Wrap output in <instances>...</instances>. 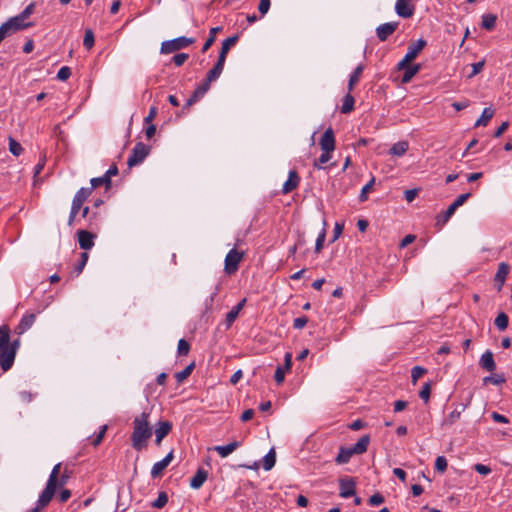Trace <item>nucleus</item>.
I'll return each instance as SVG.
<instances>
[{
  "mask_svg": "<svg viewBox=\"0 0 512 512\" xmlns=\"http://www.w3.org/2000/svg\"><path fill=\"white\" fill-rule=\"evenodd\" d=\"M308 322V318L306 316L295 318L293 321V327L295 329H302Z\"/></svg>",
  "mask_w": 512,
  "mask_h": 512,
  "instance_id": "61",
  "label": "nucleus"
},
{
  "mask_svg": "<svg viewBox=\"0 0 512 512\" xmlns=\"http://www.w3.org/2000/svg\"><path fill=\"white\" fill-rule=\"evenodd\" d=\"M81 208H82L81 206L74 204L72 202L70 214L68 217V226H73L75 218H76L77 214L79 213V211L81 210Z\"/></svg>",
  "mask_w": 512,
  "mask_h": 512,
  "instance_id": "49",
  "label": "nucleus"
},
{
  "mask_svg": "<svg viewBox=\"0 0 512 512\" xmlns=\"http://www.w3.org/2000/svg\"><path fill=\"white\" fill-rule=\"evenodd\" d=\"M78 243L81 249L90 250L94 246L95 235L86 230H79L77 232Z\"/></svg>",
  "mask_w": 512,
  "mask_h": 512,
  "instance_id": "14",
  "label": "nucleus"
},
{
  "mask_svg": "<svg viewBox=\"0 0 512 512\" xmlns=\"http://www.w3.org/2000/svg\"><path fill=\"white\" fill-rule=\"evenodd\" d=\"M494 323L500 331H504L508 327L509 318L504 312H500Z\"/></svg>",
  "mask_w": 512,
  "mask_h": 512,
  "instance_id": "38",
  "label": "nucleus"
},
{
  "mask_svg": "<svg viewBox=\"0 0 512 512\" xmlns=\"http://www.w3.org/2000/svg\"><path fill=\"white\" fill-rule=\"evenodd\" d=\"M285 371L283 367L281 366H278L276 371H275V375H274V378H275V381L277 382V384H281L283 381H284V378H285Z\"/></svg>",
  "mask_w": 512,
  "mask_h": 512,
  "instance_id": "62",
  "label": "nucleus"
},
{
  "mask_svg": "<svg viewBox=\"0 0 512 512\" xmlns=\"http://www.w3.org/2000/svg\"><path fill=\"white\" fill-rule=\"evenodd\" d=\"M470 197L471 193L461 194L454 200L452 205L457 209L458 207L462 206Z\"/></svg>",
  "mask_w": 512,
  "mask_h": 512,
  "instance_id": "58",
  "label": "nucleus"
},
{
  "mask_svg": "<svg viewBox=\"0 0 512 512\" xmlns=\"http://www.w3.org/2000/svg\"><path fill=\"white\" fill-rule=\"evenodd\" d=\"M167 502H168V496H167L166 492H160L158 494L157 499L152 502V507L160 509V508H163L167 504Z\"/></svg>",
  "mask_w": 512,
  "mask_h": 512,
  "instance_id": "44",
  "label": "nucleus"
},
{
  "mask_svg": "<svg viewBox=\"0 0 512 512\" xmlns=\"http://www.w3.org/2000/svg\"><path fill=\"white\" fill-rule=\"evenodd\" d=\"M243 257L244 252L237 251L236 249H231L225 257L224 270L226 274H234L238 270L239 263L241 262Z\"/></svg>",
  "mask_w": 512,
  "mask_h": 512,
  "instance_id": "6",
  "label": "nucleus"
},
{
  "mask_svg": "<svg viewBox=\"0 0 512 512\" xmlns=\"http://www.w3.org/2000/svg\"><path fill=\"white\" fill-rule=\"evenodd\" d=\"M71 76V69L68 66H63L57 73V79L60 81H66Z\"/></svg>",
  "mask_w": 512,
  "mask_h": 512,
  "instance_id": "50",
  "label": "nucleus"
},
{
  "mask_svg": "<svg viewBox=\"0 0 512 512\" xmlns=\"http://www.w3.org/2000/svg\"><path fill=\"white\" fill-rule=\"evenodd\" d=\"M395 11L402 18H410L414 14V5L411 0H397Z\"/></svg>",
  "mask_w": 512,
  "mask_h": 512,
  "instance_id": "12",
  "label": "nucleus"
},
{
  "mask_svg": "<svg viewBox=\"0 0 512 512\" xmlns=\"http://www.w3.org/2000/svg\"><path fill=\"white\" fill-rule=\"evenodd\" d=\"M447 468V460L444 456L437 457L435 461V469L443 473Z\"/></svg>",
  "mask_w": 512,
  "mask_h": 512,
  "instance_id": "55",
  "label": "nucleus"
},
{
  "mask_svg": "<svg viewBox=\"0 0 512 512\" xmlns=\"http://www.w3.org/2000/svg\"><path fill=\"white\" fill-rule=\"evenodd\" d=\"M300 183V177L295 170H291L288 175V179L283 184L282 193L288 194L295 190Z\"/></svg>",
  "mask_w": 512,
  "mask_h": 512,
  "instance_id": "17",
  "label": "nucleus"
},
{
  "mask_svg": "<svg viewBox=\"0 0 512 512\" xmlns=\"http://www.w3.org/2000/svg\"><path fill=\"white\" fill-rule=\"evenodd\" d=\"M364 67L362 65H358L355 70L352 72L348 82V91L351 92L354 86L358 83Z\"/></svg>",
  "mask_w": 512,
  "mask_h": 512,
  "instance_id": "30",
  "label": "nucleus"
},
{
  "mask_svg": "<svg viewBox=\"0 0 512 512\" xmlns=\"http://www.w3.org/2000/svg\"><path fill=\"white\" fill-rule=\"evenodd\" d=\"M222 29L223 28L221 26L213 27L210 29L209 37L206 39V41L202 47V50H201L203 53H205L213 45V43L216 40L217 33L221 32Z\"/></svg>",
  "mask_w": 512,
  "mask_h": 512,
  "instance_id": "29",
  "label": "nucleus"
},
{
  "mask_svg": "<svg viewBox=\"0 0 512 512\" xmlns=\"http://www.w3.org/2000/svg\"><path fill=\"white\" fill-rule=\"evenodd\" d=\"M506 382V379L503 374H494L491 376H486L483 378V383L487 385L488 383L494 385H500Z\"/></svg>",
  "mask_w": 512,
  "mask_h": 512,
  "instance_id": "40",
  "label": "nucleus"
},
{
  "mask_svg": "<svg viewBox=\"0 0 512 512\" xmlns=\"http://www.w3.org/2000/svg\"><path fill=\"white\" fill-rule=\"evenodd\" d=\"M399 22H386L376 28V35L382 42L386 41L398 28Z\"/></svg>",
  "mask_w": 512,
  "mask_h": 512,
  "instance_id": "8",
  "label": "nucleus"
},
{
  "mask_svg": "<svg viewBox=\"0 0 512 512\" xmlns=\"http://www.w3.org/2000/svg\"><path fill=\"white\" fill-rule=\"evenodd\" d=\"M421 70V65L420 64H411L403 73L402 75V78H401V83L403 84H407L409 83L412 78L417 74L419 73V71Z\"/></svg>",
  "mask_w": 512,
  "mask_h": 512,
  "instance_id": "28",
  "label": "nucleus"
},
{
  "mask_svg": "<svg viewBox=\"0 0 512 512\" xmlns=\"http://www.w3.org/2000/svg\"><path fill=\"white\" fill-rule=\"evenodd\" d=\"M95 43L94 33L91 29H86L84 39H83V45L87 50H90Z\"/></svg>",
  "mask_w": 512,
  "mask_h": 512,
  "instance_id": "42",
  "label": "nucleus"
},
{
  "mask_svg": "<svg viewBox=\"0 0 512 512\" xmlns=\"http://www.w3.org/2000/svg\"><path fill=\"white\" fill-rule=\"evenodd\" d=\"M210 89V87L207 85V83L202 82L192 93V95L189 97L191 101H194L195 103L202 98L205 93Z\"/></svg>",
  "mask_w": 512,
  "mask_h": 512,
  "instance_id": "34",
  "label": "nucleus"
},
{
  "mask_svg": "<svg viewBox=\"0 0 512 512\" xmlns=\"http://www.w3.org/2000/svg\"><path fill=\"white\" fill-rule=\"evenodd\" d=\"M479 366L487 372H493L496 369L494 356L490 350H487L485 353L482 354L479 360Z\"/></svg>",
  "mask_w": 512,
  "mask_h": 512,
  "instance_id": "20",
  "label": "nucleus"
},
{
  "mask_svg": "<svg viewBox=\"0 0 512 512\" xmlns=\"http://www.w3.org/2000/svg\"><path fill=\"white\" fill-rule=\"evenodd\" d=\"M224 65L225 61L218 58L213 68L207 73L206 78L203 82L207 83V85L210 87V84L220 77L224 69Z\"/></svg>",
  "mask_w": 512,
  "mask_h": 512,
  "instance_id": "15",
  "label": "nucleus"
},
{
  "mask_svg": "<svg viewBox=\"0 0 512 512\" xmlns=\"http://www.w3.org/2000/svg\"><path fill=\"white\" fill-rule=\"evenodd\" d=\"M340 493L342 498H349L355 495L356 482L351 477L342 478L339 480Z\"/></svg>",
  "mask_w": 512,
  "mask_h": 512,
  "instance_id": "9",
  "label": "nucleus"
},
{
  "mask_svg": "<svg viewBox=\"0 0 512 512\" xmlns=\"http://www.w3.org/2000/svg\"><path fill=\"white\" fill-rule=\"evenodd\" d=\"M194 42V38H188L185 36H180L172 40L163 41L161 43L160 53L171 54L190 46Z\"/></svg>",
  "mask_w": 512,
  "mask_h": 512,
  "instance_id": "3",
  "label": "nucleus"
},
{
  "mask_svg": "<svg viewBox=\"0 0 512 512\" xmlns=\"http://www.w3.org/2000/svg\"><path fill=\"white\" fill-rule=\"evenodd\" d=\"M173 450H171L162 460L154 463L151 469V477L157 478L160 477L163 473V471L168 467V465L173 460Z\"/></svg>",
  "mask_w": 512,
  "mask_h": 512,
  "instance_id": "11",
  "label": "nucleus"
},
{
  "mask_svg": "<svg viewBox=\"0 0 512 512\" xmlns=\"http://www.w3.org/2000/svg\"><path fill=\"white\" fill-rule=\"evenodd\" d=\"M355 99L351 95V92H348L343 98V104L341 106V112L343 114H348L354 109Z\"/></svg>",
  "mask_w": 512,
  "mask_h": 512,
  "instance_id": "31",
  "label": "nucleus"
},
{
  "mask_svg": "<svg viewBox=\"0 0 512 512\" xmlns=\"http://www.w3.org/2000/svg\"><path fill=\"white\" fill-rule=\"evenodd\" d=\"M496 21H497V16L496 15H494V14H484L482 16L481 26H482V28L490 31V30H493L495 28Z\"/></svg>",
  "mask_w": 512,
  "mask_h": 512,
  "instance_id": "32",
  "label": "nucleus"
},
{
  "mask_svg": "<svg viewBox=\"0 0 512 512\" xmlns=\"http://www.w3.org/2000/svg\"><path fill=\"white\" fill-rule=\"evenodd\" d=\"M92 192V188L82 187L76 192L72 202L82 207L84 202L90 197Z\"/></svg>",
  "mask_w": 512,
  "mask_h": 512,
  "instance_id": "25",
  "label": "nucleus"
},
{
  "mask_svg": "<svg viewBox=\"0 0 512 512\" xmlns=\"http://www.w3.org/2000/svg\"><path fill=\"white\" fill-rule=\"evenodd\" d=\"M57 488H58L57 486H54V485H51L48 483L46 484L45 489L42 491V493L40 494L39 499L37 501V503L39 504L40 507L45 508L50 503Z\"/></svg>",
  "mask_w": 512,
  "mask_h": 512,
  "instance_id": "18",
  "label": "nucleus"
},
{
  "mask_svg": "<svg viewBox=\"0 0 512 512\" xmlns=\"http://www.w3.org/2000/svg\"><path fill=\"white\" fill-rule=\"evenodd\" d=\"M508 274H509V265L505 262H501L498 266V270L494 277V286L498 292H500L502 290Z\"/></svg>",
  "mask_w": 512,
  "mask_h": 512,
  "instance_id": "13",
  "label": "nucleus"
},
{
  "mask_svg": "<svg viewBox=\"0 0 512 512\" xmlns=\"http://www.w3.org/2000/svg\"><path fill=\"white\" fill-rule=\"evenodd\" d=\"M456 208L451 204L446 211L437 217L436 225L443 226L455 213Z\"/></svg>",
  "mask_w": 512,
  "mask_h": 512,
  "instance_id": "35",
  "label": "nucleus"
},
{
  "mask_svg": "<svg viewBox=\"0 0 512 512\" xmlns=\"http://www.w3.org/2000/svg\"><path fill=\"white\" fill-rule=\"evenodd\" d=\"M9 150L14 156H19L22 153L23 148L14 138L9 137Z\"/></svg>",
  "mask_w": 512,
  "mask_h": 512,
  "instance_id": "45",
  "label": "nucleus"
},
{
  "mask_svg": "<svg viewBox=\"0 0 512 512\" xmlns=\"http://www.w3.org/2000/svg\"><path fill=\"white\" fill-rule=\"evenodd\" d=\"M150 146L138 142L135 144V146L132 149L131 155L129 156L127 160V165L129 167L136 166L144 161V159L149 155L150 153Z\"/></svg>",
  "mask_w": 512,
  "mask_h": 512,
  "instance_id": "5",
  "label": "nucleus"
},
{
  "mask_svg": "<svg viewBox=\"0 0 512 512\" xmlns=\"http://www.w3.org/2000/svg\"><path fill=\"white\" fill-rule=\"evenodd\" d=\"M172 424L169 421H161L158 423L154 433H155V444L160 445L162 439L168 435L171 431Z\"/></svg>",
  "mask_w": 512,
  "mask_h": 512,
  "instance_id": "21",
  "label": "nucleus"
},
{
  "mask_svg": "<svg viewBox=\"0 0 512 512\" xmlns=\"http://www.w3.org/2000/svg\"><path fill=\"white\" fill-rule=\"evenodd\" d=\"M332 157V152L322 151V154L317 158L313 166L317 169H323V164L327 163Z\"/></svg>",
  "mask_w": 512,
  "mask_h": 512,
  "instance_id": "39",
  "label": "nucleus"
},
{
  "mask_svg": "<svg viewBox=\"0 0 512 512\" xmlns=\"http://www.w3.org/2000/svg\"><path fill=\"white\" fill-rule=\"evenodd\" d=\"M276 463V450H269V452L259 461L247 462L240 464L239 467H243L250 470L258 471L262 467L265 471H270Z\"/></svg>",
  "mask_w": 512,
  "mask_h": 512,
  "instance_id": "4",
  "label": "nucleus"
},
{
  "mask_svg": "<svg viewBox=\"0 0 512 512\" xmlns=\"http://www.w3.org/2000/svg\"><path fill=\"white\" fill-rule=\"evenodd\" d=\"M366 450H340L339 454L335 458L337 464L348 463L354 454H361Z\"/></svg>",
  "mask_w": 512,
  "mask_h": 512,
  "instance_id": "27",
  "label": "nucleus"
},
{
  "mask_svg": "<svg viewBox=\"0 0 512 512\" xmlns=\"http://www.w3.org/2000/svg\"><path fill=\"white\" fill-rule=\"evenodd\" d=\"M60 469H61V463H58L53 467V469L50 473L49 479L47 481L48 484L58 487V477L60 474Z\"/></svg>",
  "mask_w": 512,
  "mask_h": 512,
  "instance_id": "41",
  "label": "nucleus"
},
{
  "mask_svg": "<svg viewBox=\"0 0 512 512\" xmlns=\"http://www.w3.org/2000/svg\"><path fill=\"white\" fill-rule=\"evenodd\" d=\"M3 24L10 31L11 35L16 33V32H18V31H21V30L27 29L29 27H32L34 25L33 22L25 21L19 15H16L14 17L9 18Z\"/></svg>",
  "mask_w": 512,
  "mask_h": 512,
  "instance_id": "7",
  "label": "nucleus"
},
{
  "mask_svg": "<svg viewBox=\"0 0 512 512\" xmlns=\"http://www.w3.org/2000/svg\"><path fill=\"white\" fill-rule=\"evenodd\" d=\"M493 116L494 110L491 108H485L480 118L476 121L475 127L486 126Z\"/></svg>",
  "mask_w": 512,
  "mask_h": 512,
  "instance_id": "33",
  "label": "nucleus"
},
{
  "mask_svg": "<svg viewBox=\"0 0 512 512\" xmlns=\"http://www.w3.org/2000/svg\"><path fill=\"white\" fill-rule=\"evenodd\" d=\"M485 65V61H479V62H476V63H473L471 66H472V72L469 74V78H472L474 76H476L477 74H479L483 67Z\"/></svg>",
  "mask_w": 512,
  "mask_h": 512,
  "instance_id": "59",
  "label": "nucleus"
},
{
  "mask_svg": "<svg viewBox=\"0 0 512 512\" xmlns=\"http://www.w3.org/2000/svg\"><path fill=\"white\" fill-rule=\"evenodd\" d=\"M270 8V0H260L258 5V10L261 13V15H265Z\"/></svg>",
  "mask_w": 512,
  "mask_h": 512,
  "instance_id": "64",
  "label": "nucleus"
},
{
  "mask_svg": "<svg viewBox=\"0 0 512 512\" xmlns=\"http://www.w3.org/2000/svg\"><path fill=\"white\" fill-rule=\"evenodd\" d=\"M370 444V436L368 434L361 436L351 448H367Z\"/></svg>",
  "mask_w": 512,
  "mask_h": 512,
  "instance_id": "52",
  "label": "nucleus"
},
{
  "mask_svg": "<svg viewBox=\"0 0 512 512\" xmlns=\"http://www.w3.org/2000/svg\"><path fill=\"white\" fill-rule=\"evenodd\" d=\"M475 471H477L481 475H488L491 472V468L487 465L477 463L474 465Z\"/></svg>",
  "mask_w": 512,
  "mask_h": 512,
  "instance_id": "63",
  "label": "nucleus"
},
{
  "mask_svg": "<svg viewBox=\"0 0 512 512\" xmlns=\"http://www.w3.org/2000/svg\"><path fill=\"white\" fill-rule=\"evenodd\" d=\"M384 501H385V499H384L383 495H381L380 493L377 492L369 498L368 503L371 506H378V505H381Z\"/></svg>",
  "mask_w": 512,
  "mask_h": 512,
  "instance_id": "56",
  "label": "nucleus"
},
{
  "mask_svg": "<svg viewBox=\"0 0 512 512\" xmlns=\"http://www.w3.org/2000/svg\"><path fill=\"white\" fill-rule=\"evenodd\" d=\"M90 184H91V186L89 188H92V191L95 188H98V187H100L102 185H105V187L108 189V188L111 187V179H107V177H105L103 175L101 177L92 178L90 180Z\"/></svg>",
  "mask_w": 512,
  "mask_h": 512,
  "instance_id": "36",
  "label": "nucleus"
},
{
  "mask_svg": "<svg viewBox=\"0 0 512 512\" xmlns=\"http://www.w3.org/2000/svg\"><path fill=\"white\" fill-rule=\"evenodd\" d=\"M36 320V315L34 313L25 314L20 320L19 324L15 328V332L18 335L25 333L29 328L32 327Z\"/></svg>",
  "mask_w": 512,
  "mask_h": 512,
  "instance_id": "19",
  "label": "nucleus"
},
{
  "mask_svg": "<svg viewBox=\"0 0 512 512\" xmlns=\"http://www.w3.org/2000/svg\"><path fill=\"white\" fill-rule=\"evenodd\" d=\"M325 237H326V231H325V229H323L316 239V243H315V252L316 253H319L322 250L324 241H325Z\"/></svg>",
  "mask_w": 512,
  "mask_h": 512,
  "instance_id": "54",
  "label": "nucleus"
},
{
  "mask_svg": "<svg viewBox=\"0 0 512 512\" xmlns=\"http://www.w3.org/2000/svg\"><path fill=\"white\" fill-rule=\"evenodd\" d=\"M208 478V472L203 468H198L195 475L190 480V487L199 489Z\"/></svg>",
  "mask_w": 512,
  "mask_h": 512,
  "instance_id": "22",
  "label": "nucleus"
},
{
  "mask_svg": "<svg viewBox=\"0 0 512 512\" xmlns=\"http://www.w3.org/2000/svg\"><path fill=\"white\" fill-rule=\"evenodd\" d=\"M149 414L143 412L133 421V433L131 436L134 448H143L153 434V428L148 421Z\"/></svg>",
  "mask_w": 512,
  "mask_h": 512,
  "instance_id": "1",
  "label": "nucleus"
},
{
  "mask_svg": "<svg viewBox=\"0 0 512 512\" xmlns=\"http://www.w3.org/2000/svg\"><path fill=\"white\" fill-rule=\"evenodd\" d=\"M188 58L189 55L187 53H178L173 56L172 61L176 66L180 67L186 62Z\"/></svg>",
  "mask_w": 512,
  "mask_h": 512,
  "instance_id": "53",
  "label": "nucleus"
},
{
  "mask_svg": "<svg viewBox=\"0 0 512 512\" xmlns=\"http://www.w3.org/2000/svg\"><path fill=\"white\" fill-rule=\"evenodd\" d=\"M238 39H239L238 35H234V36L226 38L222 42V46H221L218 58L226 61V57H227L229 50L237 43Z\"/></svg>",
  "mask_w": 512,
  "mask_h": 512,
  "instance_id": "23",
  "label": "nucleus"
},
{
  "mask_svg": "<svg viewBox=\"0 0 512 512\" xmlns=\"http://www.w3.org/2000/svg\"><path fill=\"white\" fill-rule=\"evenodd\" d=\"M430 393H431V384L429 382L425 383L421 389V391L419 392V397L424 400L425 402H427L430 398Z\"/></svg>",
  "mask_w": 512,
  "mask_h": 512,
  "instance_id": "51",
  "label": "nucleus"
},
{
  "mask_svg": "<svg viewBox=\"0 0 512 512\" xmlns=\"http://www.w3.org/2000/svg\"><path fill=\"white\" fill-rule=\"evenodd\" d=\"M246 303V299H242L237 305H235L227 314L225 323L227 328H229L234 321L237 319L240 311L243 309L244 305Z\"/></svg>",
  "mask_w": 512,
  "mask_h": 512,
  "instance_id": "24",
  "label": "nucleus"
},
{
  "mask_svg": "<svg viewBox=\"0 0 512 512\" xmlns=\"http://www.w3.org/2000/svg\"><path fill=\"white\" fill-rule=\"evenodd\" d=\"M319 145L322 151L333 152L335 150V135L331 127L325 130Z\"/></svg>",
  "mask_w": 512,
  "mask_h": 512,
  "instance_id": "10",
  "label": "nucleus"
},
{
  "mask_svg": "<svg viewBox=\"0 0 512 512\" xmlns=\"http://www.w3.org/2000/svg\"><path fill=\"white\" fill-rule=\"evenodd\" d=\"M35 11V4L30 3L26 8L18 14L21 18H23L25 21L34 13Z\"/></svg>",
  "mask_w": 512,
  "mask_h": 512,
  "instance_id": "57",
  "label": "nucleus"
},
{
  "mask_svg": "<svg viewBox=\"0 0 512 512\" xmlns=\"http://www.w3.org/2000/svg\"><path fill=\"white\" fill-rule=\"evenodd\" d=\"M10 327L8 325L0 326V367L6 372L14 364L16 355L9 347Z\"/></svg>",
  "mask_w": 512,
  "mask_h": 512,
  "instance_id": "2",
  "label": "nucleus"
},
{
  "mask_svg": "<svg viewBox=\"0 0 512 512\" xmlns=\"http://www.w3.org/2000/svg\"><path fill=\"white\" fill-rule=\"evenodd\" d=\"M374 183L375 177H372L371 180L362 188L361 193L359 195L360 202H364L367 200V194L372 190Z\"/></svg>",
  "mask_w": 512,
  "mask_h": 512,
  "instance_id": "46",
  "label": "nucleus"
},
{
  "mask_svg": "<svg viewBox=\"0 0 512 512\" xmlns=\"http://www.w3.org/2000/svg\"><path fill=\"white\" fill-rule=\"evenodd\" d=\"M427 41L424 39H419L415 42H412L408 45L406 56L413 61L418 57L421 51L426 47Z\"/></svg>",
  "mask_w": 512,
  "mask_h": 512,
  "instance_id": "16",
  "label": "nucleus"
},
{
  "mask_svg": "<svg viewBox=\"0 0 512 512\" xmlns=\"http://www.w3.org/2000/svg\"><path fill=\"white\" fill-rule=\"evenodd\" d=\"M190 351V344L185 339H180L178 342L177 352L179 356L188 355Z\"/></svg>",
  "mask_w": 512,
  "mask_h": 512,
  "instance_id": "48",
  "label": "nucleus"
},
{
  "mask_svg": "<svg viewBox=\"0 0 512 512\" xmlns=\"http://www.w3.org/2000/svg\"><path fill=\"white\" fill-rule=\"evenodd\" d=\"M88 257L89 256H88L87 252L81 253V260H80L79 264L75 267L77 275H79L82 272L84 266L86 265V263L88 261Z\"/></svg>",
  "mask_w": 512,
  "mask_h": 512,
  "instance_id": "60",
  "label": "nucleus"
},
{
  "mask_svg": "<svg viewBox=\"0 0 512 512\" xmlns=\"http://www.w3.org/2000/svg\"><path fill=\"white\" fill-rule=\"evenodd\" d=\"M194 368H195V363H194V362H192L191 364H189L188 366H186L182 371L177 372V373L175 374V378H176V380H177L178 382H182V381H184L185 379H187V378L191 375V373H192V371L194 370Z\"/></svg>",
  "mask_w": 512,
  "mask_h": 512,
  "instance_id": "37",
  "label": "nucleus"
},
{
  "mask_svg": "<svg viewBox=\"0 0 512 512\" xmlns=\"http://www.w3.org/2000/svg\"><path fill=\"white\" fill-rule=\"evenodd\" d=\"M108 429V426L107 425H103L101 426L100 428V431L97 433V435L91 440L90 444L93 445L94 447L100 445L103 441V438L106 434V431Z\"/></svg>",
  "mask_w": 512,
  "mask_h": 512,
  "instance_id": "47",
  "label": "nucleus"
},
{
  "mask_svg": "<svg viewBox=\"0 0 512 512\" xmlns=\"http://www.w3.org/2000/svg\"><path fill=\"white\" fill-rule=\"evenodd\" d=\"M409 149V143L408 141H399L389 149V154L392 156H403Z\"/></svg>",
  "mask_w": 512,
  "mask_h": 512,
  "instance_id": "26",
  "label": "nucleus"
},
{
  "mask_svg": "<svg viewBox=\"0 0 512 512\" xmlns=\"http://www.w3.org/2000/svg\"><path fill=\"white\" fill-rule=\"evenodd\" d=\"M427 373V370L421 366H414L411 370V381L415 385L419 378Z\"/></svg>",
  "mask_w": 512,
  "mask_h": 512,
  "instance_id": "43",
  "label": "nucleus"
}]
</instances>
